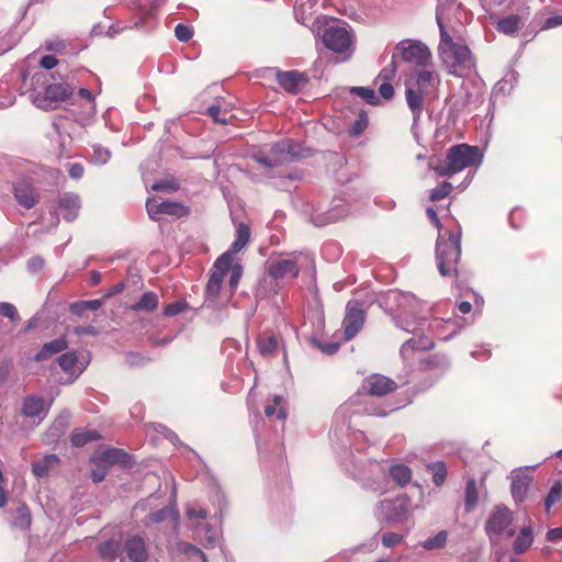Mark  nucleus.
<instances>
[{"label": "nucleus", "mask_w": 562, "mask_h": 562, "mask_svg": "<svg viewBox=\"0 0 562 562\" xmlns=\"http://www.w3.org/2000/svg\"><path fill=\"white\" fill-rule=\"evenodd\" d=\"M13 192L18 203L25 209H32L38 202L40 195L29 179L23 178L16 181Z\"/></svg>", "instance_id": "15"}, {"label": "nucleus", "mask_w": 562, "mask_h": 562, "mask_svg": "<svg viewBox=\"0 0 562 562\" xmlns=\"http://www.w3.org/2000/svg\"><path fill=\"white\" fill-rule=\"evenodd\" d=\"M111 158V153L109 149L103 148L99 145L93 146V155H92V161L97 165H104L109 161Z\"/></svg>", "instance_id": "40"}, {"label": "nucleus", "mask_w": 562, "mask_h": 562, "mask_svg": "<svg viewBox=\"0 0 562 562\" xmlns=\"http://www.w3.org/2000/svg\"><path fill=\"white\" fill-rule=\"evenodd\" d=\"M206 510L200 507H189L187 509V516L190 519H205L206 518Z\"/></svg>", "instance_id": "54"}, {"label": "nucleus", "mask_w": 562, "mask_h": 562, "mask_svg": "<svg viewBox=\"0 0 562 562\" xmlns=\"http://www.w3.org/2000/svg\"><path fill=\"white\" fill-rule=\"evenodd\" d=\"M521 26V21L518 15H509L498 21L497 30L501 33L512 35L516 33Z\"/></svg>", "instance_id": "28"}, {"label": "nucleus", "mask_w": 562, "mask_h": 562, "mask_svg": "<svg viewBox=\"0 0 562 562\" xmlns=\"http://www.w3.org/2000/svg\"><path fill=\"white\" fill-rule=\"evenodd\" d=\"M99 438L95 430H80L76 431L71 436V442L76 447H82L86 443L93 441Z\"/></svg>", "instance_id": "32"}, {"label": "nucleus", "mask_w": 562, "mask_h": 562, "mask_svg": "<svg viewBox=\"0 0 562 562\" xmlns=\"http://www.w3.org/2000/svg\"><path fill=\"white\" fill-rule=\"evenodd\" d=\"M45 47L47 50L60 52L66 47V44L63 40L47 41Z\"/></svg>", "instance_id": "57"}, {"label": "nucleus", "mask_w": 562, "mask_h": 562, "mask_svg": "<svg viewBox=\"0 0 562 562\" xmlns=\"http://www.w3.org/2000/svg\"><path fill=\"white\" fill-rule=\"evenodd\" d=\"M0 314L4 317L10 318L11 321L19 319L18 311H16L15 306L11 303H7V302L0 303Z\"/></svg>", "instance_id": "47"}, {"label": "nucleus", "mask_w": 562, "mask_h": 562, "mask_svg": "<svg viewBox=\"0 0 562 562\" xmlns=\"http://www.w3.org/2000/svg\"><path fill=\"white\" fill-rule=\"evenodd\" d=\"M477 162V148L467 144H461L452 146L448 151L446 164L434 167V170L440 177L452 176Z\"/></svg>", "instance_id": "4"}, {"label": "nucleus", "mask_w": 562, "mask_h": 562, "mask_svg": "<svg viewBox=\"0 0 562 562\" xmlns=\"http://www.w3.org/2000/svg\"><path fill=\"white\" fill-rule=\"evenodd\" d=\"M402 540V536L394 532H387L384 533L382 537V543L383 546L390 548L398 544Z\"/></svg>", "instance_id": "51"}, {"label": "nucleus", "mask_w": 562, "mask_h": 562, "mask_svg": "<svg viewBox=\"0 0 562 562\" xmlns=\"http://www.w3.org/2000/svg\"><path fill=\"white\" fill-rule=\"evenodd\" d=\"M389 299L394 302L398 311L405 315L414 314L420 305L416 296L411 293L391 291Z\"/></svg>", "instance_id": "19"}, {"label": "nucleus", "mask_w": 562, "mask_h": 562, "mask_svg": "<svg viewBox=\"0 0 562 562\" xmlns=\"http://www.w3.org/2000/svg\"><path fill=\"white\" fill-rule=\"evenodd\" d=\"M395 50L401 54L404 61L419 68L428 67L427 64L431 58L430 50L420 42L402 41L396 45Z\"/></svg>", "instance_id": "8"}, {"label": "nucleus", "mask_w": 562, "mask_h": 562, "mask_svg": "<svg viewBox=\"0 0 562 562\" xmlns=\"http://www.w3.org/2000/svg\"><path fill=\"white\" fill-rule=\"evenodd\" d=\"M76 362L77 356L75 352H66L58 358V363L65 371H70Z\"/></svg>", "instance_id": "45"}, {"label": "nucleus", "mask_w": 562, "mask_h": 562, "mask_svg": "<svg viewBox=\"0 0 562 562\" xmlns=\"http://www.w3.org/2000/svg\"><path fill=\"white\" fill-rule=\"evenodd\" d=\"M562 497V486L560 483L554 484L544 501L546 510L549 512L551 506L559 502Z\"/></svg>", "instance_id": "38"}, {"label": "nucleus", "mask_w": 562, "mask_h": 562, "mask_svg": "<svg viewBox=\"0 0 562 562\" xmlns=\"http://www.w3.org/2000/svg\"><path fill=\"white\" fill-rule=\"evenodd\" d=\"M432 481L435 485L440 486L447 476V469L442 462H437L431 465Z\"/></svg>", "instance_id": "39"}, {"label": "nucleus", "mask_w": 562, "mask_h": 562, "mask_svg": "<svg viewBox=\"0 0 562 562\" xmlns=\"http://www.w3.org/2000/svg\"><path fill=\"white\" fill-rule=\"evenodd\" d=\"M278 82L289 92H295L300 82L303 81V76L295 70L278 72Z\"/></svg>", "instance_id": "23"}, {"label": "nucleus", "mask_w": 562, "mask_h": 562, "mask_svg": "<svg viewBox=\"0 0 562 562\" xmlns=\"http://www.w3.org/2000/svg\"><path fill=\"white\" fill-rule=\"evenodd\" d=\"M148 551L146 543L139 536L130 537L121 552V562H147Z\"/></svg>", "instance_id": "13"}, {"label": "nucleus", "mask_w": 562, "mask_h": 562, "mask_svg": "<svg viewBox=\"0 0 562 562\" xmlns=\"http://www.w3.org/2000/svg\"><path fill=\"white\" fill-rule=\"evenodd\" d=\"M146 209L149 217L154 221H158L161 214L177 218L189 215L187 205L175 201H160L158 198H149L146 202Z\"/></svg>", "instance_id": "9"}, {"label": "nucleus", "mask_w": 562, "mask_h": 562, "mask_svg": "<svg viewBox=\"0 0 562 562\" xmlns=\"http://www.w3.org/2000/svg\"><path fill=\"white\" fill-rule=\"evenodd\" d=\"M249 236H250L249 227L246 224L240 223L236 229V239L243 240L246 244H248Z\"/></svg>", "instance_id": "53"}, {"label": "nucleus", "mask_w": 562, "mask_h": 562, "mask_svg": "<svg viewBox=\"0 0 562 562\" xmlns=\"http://www.w3.org/2000/svg\"><path fill=\"white\" fill-rule=\"evenodd\" d=\"M448 5V0L439 1L436 10V21L440 30L438 52L450 74L463 76L473 66L472 55L467 45L453 42L443 25L442 19Z\"/></svg>", "instance_id": "1"}, {"label": "nucleus", "mask_w": 562, "mask_h": 562, "mask_svg": "<svg viewBox=\"0 0 562 562\" xmlns=\"http://www.w3.org/2000/svg\"><path fill=\"white\" fill-rule=\"evenodd\" d=\"M102 302L100 300L82 301L79 306H85L87 310L97 311L101 307Z\"/></svg>", "instance_id": "64"}, {"label": "nucleus", "mask_w": 562, "mask_h": 562, "mask_svg": "<svg viewBox=\"0 0 562 562\" xmlns=\"http://www.w3.org/2000/svg\"><path fill=\"white\" fill-rule=\"evenodd\" d=\"M351 92L363 99L369 104L375 105L379 103V98L376 97L375 91L371 88L353 87L351 88Z\"/></svg>", "instance_id": "35"}, {"label": "nucleus", "mask_w": 562, "mask_h": 562, "mask_svg": "<svg viewBox=\"0 0 562 562\" xmlns=\"http://www.w3.org/2000/svg\"><path fill=\"white\" fill-rule=\"evenodd\" d=\"M479 503V491L474 479L467 482L464 492V507L468 513L474 510Z\"/></svg>", "instance_id": "26"}, {"label": "nucleus", "mask_w": 562, "mask_h": 562, "mask_svg": "<svg viewBox=\"0 0 562 562\" xmlns=\"http://www.w3.org/2000/svg\"><path fill=\"white\" fill-rule=\"evenodd\" d=\"M247 244L243 240L235 239L232 244L229 250H227L225 254H231V260H234V255L240 251Z\"/></svg>", "instance_id": "60"}, {"label": "nucleus", "mask_w": 562, "mask_h": 562, "mask_svg": "<svg viewBox=\"0 0 562 562\" xmlns=\"http://www.w3.org/2000/svg\"><path fill=\"white\" fill-rule=\"evenodd\" d=\"M231 277H229V285L231 288H236L239 283V280L243 274V267L239 263H235L231 266L229 268Z\"/></svg>", "instance_id": "49"}, {"label": "nucleus", "mask_w": 562, "mask_h": 562, "mask_svg": "<svg viewBox=\"0 0 562 562\" xmlns=\"http://www.w3.org/2000/svg\"><path fill=\"white\" fill-rule=\"evenodd\" d=\"M79 95H80L82 99H85V100H87V101H88V103H89V109L93 112V111H94V103H93V97H92V93H91L88 89H86V88H81V89L79 90Z\"/></svg>", "instance_id": "62"}, {"label": "nucleus", "mask_w": 562, "mask_h": 562, "mask_svg": "<svg viewBox=\"0 0 562 562\" xmlns=\"http://www.w3.org/2000/svg\"><path fill=\"white\" fill-rule=\"evenodd\" d=\"M91 462L95 467H102L108 470L114 464L126 465L128 463V456L122 449L105 448L99 449L91 458Z\"/></svg>", "instance_id": "14"}, {"label": "nucleus", "mask_w": 562, "mask_h": 562, "mask_svg": "<svg viewBox=\"0 0 562 562\" xmlns=\"http://www.w3.org/2000/svg\"><path fill=\"white\" fill-rule=\"evenodd\" d=\"M366 312L358 301H349L346 306V314L342 322L346 340L352 339L363 327Z\"/></svg>", "instance_id": "10"}, {"label": "nucleus", "mask_w": 562, "mask_h": 562, "mask_svg": "<svg viewBox=\"0 0 562 562\" xmlns=\"http://www.w3.org/2000/svg\"><path fill=\"white\" fill-rule=\"evenodd\" d=\"M529 469H516L512 472V495L516 504L522 503L529 490L531 476L527 473Z\"/></svg>", "instance_id": "17"}, {"label": "nucleus", "mask_w": 562, "mask_h": 562, "mask_svg": "<svg viewBox=\"0 0 562 562\" xmlns=\"http://www.w3.org/2000/svg\"><path fill=\"white\" fill-rule=\"evenodd\" d=\"M50 404L44 398L35 395L27 396L23 402L22 412L27 417H43L49 409Z\"/></svg>", "instance_id": "21"}, {"label": "nucleus", "mask_w": 562, "mask_h": 562, "mask_svg": "<svg viewBox=\"0 0 562 562\" xmlns=\"http://www.w3.org/2000/svg\"><path fill=\"white\" fill-rule=\"evenodd\" d=\"M547 539L549 541H559V540H562V527L560 528H554V529H550L548 532H547Z\"/></svg>", "instance_id": "63"}, {"label": "nucleus", "mask_w": 562, "mask_h": 562, "mask_svg": "<svg viewBox=\"0 0 562 562\" xmlns=\"http://www.w3.org/2000/svg\"><path fill=\"white\" fill-rule=\"evenodd\" d=\"M175 35L180 42H188L193 36V31L187 25L178 24L175 29Z\"/></svg>", "instance_id": "48"}, {"label": "nucleus", "mask_w": 562, "mask_h": 562, "mask_svg": "<svg viewBox=\"0 0 562 562\" xmlns=\"http://www.w3.org/2000/svg\"><path fill=\"white\" fill-rule=\"evenodd\" d=\"M175 510L171 507H165L150 514L149 518L154 522H161L175 516Z\"/></svg>", "instance_id": "44"}, {"label": "nucleus", "mask_w": 562, "mask_h": 562, "mask_svg": "<svg viewBox=\"0 0 562 562\" xmlns=\"http://www.w3.org/2000/svg\"><path fill=\"white\" fill-rule=\"evenodd\" d=\"M59 459L55 454H49L42 460L34 462L32 471L35 476L43 477L48 474L49 470L58 463Z\"/></svg>", "instance_id": "27"}, {"label": "nucleus", "mask_w": 562, "mask_h": 562, "mask_svg": "<svg viewBox=\"0 0 562 562\" xmlns=\"http://www.w3.org/2000/svg\"><path fill=\"white\" fill-rule=\"evenodd\" d=\"M71 94L72 89L68 85L52 83L46 87L43 93L33 94L32 102L36 108L49 111L57 109Z\"/></svg>", "instance_id": "6"}, {"label": "nucleus", "mask_w": 562, "mask_h": 562, "mask_svg": "<svg viewBox=\"0 0 562 562\" xmlns=\"http://www.w3.org/2000/svg\"><path fill=\"white\" fill-rule=\"evenodd\" d=\"M299 257L294 259H277L270 260L267 263V272L274 279H281L284 277H296L299 274Z\"/></svg>", "instance_id": "18"}, {"label": "nucleus", "mask_w": 562, "mask_h": 562, "mask_svg": "<svg viewBox=\"0 0 562 562\" xmlns=\"http://www.w3.org/2000/svg\"><path fill=\"white\" fill-rule=\"evenodd\" d=\"M233 261L231 260V254H223L220 256L214 266L210 279H217L220 283L223 282L224 277L229 271Z\"/></svg>", "instance_id": "24"}, {"label": "nucleus", "mask_w": 562, "mask_h": 562, "mask_svg": "<svg viewBox=\"0 0 562 562\" xmlns=\"http://www.w3.org/2000/svg\"><path fill=\"white\" fill-rule=\"evenodd\" d=\"M409 510V501L406 497H400L393 501H382L376 508V516L379 519L389 522L403 520Z\"/></svg>", "instance_id": "11"}, {"label": "nucleus", "mask_w": 562, "mask_h": 562, "mask_svg": "<svg viewBox=\"0 0 562 562\" xmlns=\"http://www.w3.org/2000/svg\"><path fill=\"white\" fill-rule=\"evenodd\" d=\"M67 341L64 337L52 340L43 346L40 352L36 353L35 360L42 361L50 358L53 355L61 352L67 348Z\"/></svg>", "instance_id": "22"}, {"label": "nucleus", "mask_w": 562, "mask_h": 562, "mask_svg": "<svg viewBox=\"0 0 562 562\" xmlns=\"http://www.w3.org/2000/svg\"><path fill=\"white\" fill-rule=\"evenodd\" d=\"M513 513L505 506H496L486 521V532L490 538H498L501 536L513 537L515 529L512 527Z\"/></svg>", "instance_id": "7"}, {"label": "nucleus", "mask_w": 562, "mask_h": 562, "mask_svg": "<svg viewBox=\"0 0 562 562\" xmlns=\"http://www.w3.org/2000/svg\"><path fill=\"white\" fill-rule=\"evenodd\" d=\"M278 347L277 338L273 335H262L258 339V348L263 356L271 355Z\"/></svg>", "instance_id": "33"}, {"label": "nucleus", "mask_w": 562, "mask_h": 562, "mask_svg": "<svg viewBox=\"0 0 562 562\" xmlns=\"http://www.w3.org/2000/svg\"><path fill=\"white\" fill-rule=\"evenodd\" d=\"M323 42L328 49L340 56V61L349 60L355 52L352 30L344 22L329 25L323 34Z\"/></svg>", "instance_id": "3"}, {"label": "nucleus", "mask_w": 562, "mask_h": 562, "mask_svg": "<svg viewBox=\"0 0 562 562\" xmlns=\"http://www.w3.org/2000/svg\"><path fill=\"white\" fill-rule=\"evenodd\" d=\"M452 191V184L448 181H443L437 188L432 189L429 195L431 201H439L447 198Z\"/></svg>", "instance_id": "36"}, {"label": "nucleus", "mask_w": 562, "mask_h": 562, "mask_svg": "<svg viewBox=\"0 0 562 562\" xmlns=\"http://www.w3.org/2000/svg\"><path fill=\"white\" fill-rule=\"evenodd\" d=\"M184 552L191 562H206L205 554L196 547L186 544Z\"/></svg>", "instance_id": "41"}, {"label": "nucleus", "mask_w": 562, "mask_h": 562, "mask_svg": "<svg viewBox=\"0 0 562 562\" xmlns=\"http://www.w3.org/2000/svg\"><path fill=\"white\" fill-rule=\"evenodd\" d=\"M184 307H186V304H183V303H180V302L171 303L165 307L164 314L166 316H175V315L181 313L184 310Z\"/></svg>", "instance_id": "52"}, {"label": "nucleus", "mask_w": 562, "mask_h": 562, "mask_svg": "<svg viewBox=\"0 0 562 562\" xmlns=\"http://www.w3.org/2000/svg\"><path fill=\"white\" fill-rule=\"evenodd\" d=\"M68 173L74 179H80L83 176V167L80 164H69Z\"/></svg>", "instance_id": "56"}, {"label": "nucleus", "mask_w": 562, "mask_h": 562, "mask_svg": "<svg viewBox=\"0 0 562 562\" xmlns=\"http://www.w3.org/2000/svg\"><path fill=\"white\" fill-rule=\"evenodd\" d=\"M222 283L217 279H210L206 284V296L211 300H215L221 291Z\"/></svg>", "instance_id": "50"}, {"label": "nucleus", "mask_w": 562, "mask_h": 562, "mask_svg": "<svg viewBox=\"0 0 562 562\" xmlns=\"http://www.w3.org/2000/svg\"><path fill=\"white\" fill-rule=\"evenodd\" d=\"M158 305V297L154 292H145L133 306L135 311H154Z\"/></svg>", "instance_id": "30"}, {"label": "nucleus", "mask_w": 562, "mask_h": 562, "mask_svg": "<svg viewBox=\"0 0 562 562\" xmlns=\"http://www.w3.org/2000/svg\"><path fill=\"white\" fill-rule=\"evenodd\" d=\"M379 93L385 100H390L394 94V88L391 83L384 82L380 86Z\"/></svg>", "instance_id": "55"}, {"label": "nucleus", "mask_w": 562, "mask_h": 562, "mask_svg": "<svg viewBox=\"0 0 562 562\" xmlns=\"http://www.w3.org/2000/svg\"><path fill=\"white\" fill-rule=\"evenodd\" d=\"M273 403H274V405H267L266 406L265 414L268 417H272L274 414H277V418L284 419L285 418V411L282 407H280L278 409V412H277V408H276L278 405H280L281 397L280 396H274Z\"/></svg>", "instance_id": "43"}, {"label": "nucleus", "mask_w": 562, "mask_h": 562, "mask_svg": "<svg viewBox=\"0 0 562 562\" xmlns=\"http://www.w3.org/2000/svg\"><path fill=\"white\" fill-rule=\"evenodd\" d=\"M440 85L439 75L430 67L418 68L406 81L405 99L416 122L425 106V101L434 97Z\"/></svg>", "instance_id": "2"}, {"label": "nucleus", "mask_w": 562, "mask_h": 562, "mask_svg": "<svg viewBox=\"0 0 562 562\" xmlns=\"http://www.w3.org/2000/svg\"><path fill=\"white\" fill-rule=\"evenodd\" d=\"M367 119L366 117H360L358 121L355 122V124L352 125V128H351V133L355 135V136H358L360 135L364 128L367 127Z\"/></svg>", "instance_id": "58"}, {"label": "nucleus", "mask_w": 562, "mask_h": 562, "mask_svg": "<svg viewBox=\"0 0 562 562\" xmlns=\"http://www.w3.org/2000/svg\"><path fill=\"white\" fill-rule=\"evenodd\" d=\"M40 64L45 69H52L58 64V60L54 56L46 55L42 57Z\"/></svg>", "instance_id": "61"}, {"label": "nucleus", "mask_w": 562, "mask_h": 562, "mask_svg": "<svg viewBox=\"0 0 562 562\" xmlns=\"http://www.w3.org/2000/svg\"><path fill=\"white\" fill-rule=\"evenodd\" d=\"M448 539V532L445 530L439 531L435 537L426 539L422 546L426 550L441 549L445 547Z\"/></svg>", "instance_id": "34"}, {"label": "nucleus", "mask_w": 562, "mask_h": 562, "mask_svg": "<svg viewBox=\"0 0 562 562\" xmlns=\"http://www.w3.org/2000/svg\"><path fill=\"white\" fill-rule=\"evenodd\" d=\"M390 475L401 486L406 485L412 480L411 469L402 464L392 465Z\"/></svg>", "instance_id": "29"}, {"label": "nucleus", "mask_w": 562, "mask_h": 562, "mask_svg": "<svg viewBox=\"0 0 562 562\" xmlns=\"http://www.w3.org/2000/svg\"><path fill=\"white\" fill-rule=\"evenodd\" d=\"M461 255L460 236L449 234V238L439 236L437 239L436 259L441 276H456L457 265Z\"/></svg>", "instance_id": "5"}, {"label": "nucleus", "mask_w": 562, "mask_h": 562, "mask_svg": "<svg viewBox=\"0 0 562 562\" xmlns=\"http://www.w3.org/2000/svg\"><path fill=\"white\" fill-rule=\"evenodd\" d=\"M294 155L291 140L282 139L272 146L269 157L259 153L254 155V159L260 165L271 168L289 160Z\"/></svg>", "instance_id": "12"}, {"label": "nucleus", "mask_w": 562, "mask_h": 562, "mask_svg": "<svg viewBox=\"0 0 562 562\" xmlns=\"http://www.w3.org/2000/svg\"><path fill=\"white\" fill-rule=\"evenodd\" d=\"M396 389V383L391 379L373 374L363 380L362 390L372 396H383Z\"/></svg>", "instance_id": "16"}, {"label": "nucleus", "mask_w": 562, "mask_h": 562, "mask_svg": "<svg viewBox=\"0 0 562 562\" xmlns=\"http://www.w3.org/2000/svg\"><path fill=\"white\" fill-rule=\"evenodd\" d=\"M179 189V184L175 180H165L153 184L154 191L175 192Z\"/></svg>", "instance_id": "46"}, {"label": "nucleus", "mask_w": 562, "mask_h": 562, "mask_svg": "<svg viewBox=\"0 0 562 562\" xmlns=\"http://www.w3.org/2000/svg\"><path fill=\"white\" fill-rule=\"evenodd\" d=\"M119 552V544L114 540H109L100 546V554L105 560H114Z\"/></svg>", "instance_id": "37"}, {"label": "nucleus", "mask_w": 562, "mask_h": 562, "mask_svg": "<svg viewBox=\"0 0 562 562\" xmlns=\"http://www.w3.org/2000/svg\"><path fill=\"white\" fill-rule=\"evenodd\" d=\"M533 541V535L530 527H524L516 540L514 541L513 549L515 553L520 554L527 551Z\"/></svg>", "instance_id": "25"}, {"label": "nucleus", "mask_w": 562, "mask_h": 562, "mask_svg": "<svg viewBox=\"0 0 562 562\" xmlns=\"http://www.w3.org/2000/svg\"><path fill=\"white\" fill-rule=\"evenodd\" d=\"M59 209L64 212V218L72 222L77 218L81 207V201L78 194L66 192L59 196Z\"/></svg>", "instance_id": "20"}, {"label": "nucleus", "mask_w": 562, "mask_h": 562, "mask_svg": "<svg viewBox=\"0 0 562 562\" xmlns=\"http://www.w3.org/2000/svg\"><path fill=\"white\" fill-rule=\"evenodd\" d=\"M13 525L21 529H26L31 525V513L26 505L16 508Z\"/></svg>", "instance_id": "31"}, {"label": "nucleus", "mask_w": 562, "mask_h": 562, "mask_svg": "<svg viewBox=\"0 0 562 562\" xmlns=\"http://www.w3.org/2000/svg\"><path fill=\"white\" fill-rule=\"evenodd\" d=\"M209 115L217 123L227 124L231 115L228 113H222L220 106L212 105L207 109Z\"/></svg>", "instance_id": "42"}, {"label": "nucleus", "mask_w": 562, "mask_h": 562, "mask_svg": "<svg viewBox=\"0 0 562 562\" xmlns=\"http://www.w3.org/2000/svg\"><path fill=\"white\" fill-rule=\"evenodd\" d=\"M108 473V470H105V468H102V467H95L92 469L91 471V477L94 482H101L104 480L105 475Z\"/></svg>", "instance_id": "59"}]
</instances>
